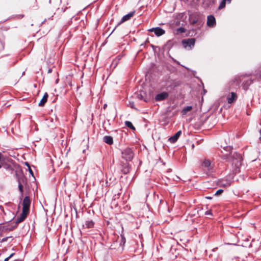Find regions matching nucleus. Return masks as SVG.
Instances as JSON below:
<instances>
[{
    "instance_id": "obj_1",
    "label": "nucleus",
    "mask_w": 261,
    "mask_h": 261,
    "mask_svg": "<svg viewBox=\"0 0 261 261\" xmlns=\"http://www.w3.org/2000/svg\"><path fill=\"white\" fill-rule=\"evenodd\" d=\"M230 155L226 154L224 155L225 159H228L231 162L233 172L237 173L240 171L242 165V158L240 154L232 152Z\"/></svg>"
},
{
    "instance_id": "obj_2",
    "label": "nucleus",
    "mask_w": 261,
    "mask_h": 261,
    "mask_svg": "<svg viewBox=\"0 0 261 261\" xmlns=\"http://www.w3.org/2000/svg\"><path fill=\"white\" fill-rule=\"evenodd\" d=\"M31 204L30 199L28 196H25L22 202V211L20 214V217L24 220L26 218L29 212L30 206Z\"/></svg>"
},
{
    "instance_id": "obj_3",
    "label": "nucleus",
    "mask_w": 261,
    "mask_h": 261,
    "mask_svg": "<svg viewBox=\"0 0 261 261\" xmlns=\"http://www.w3.org/2000/svg\"><path fill=\"white\" fill-rule=\"evenodd\" d=\"M134 157V153L130 148H126L122 151V158L126 161H131Z\"/></svg>"
},
{
    "instance_id": "obj_4",
    "label": "nucleus",
    "mask_w": 261,
    "mask_h": 261,
    "mask_svg": "<svg viewBox=\"0 0 261 261\" xmlns=\"http://www.w3.org/2000/svg\"><path fill=\"white\" fill-rule=\"evenodd\" d=\"M195 39L194 38H189L188 39H184L182 41V44L185 48L189 47L191 49L195 44Z\"/></svg>"
},
{
    "instance_id": "obj_5",
    "label": "nucleus",
    "mask_w": 261,
    "mask_h": 261,
    "mask_svg": "<svg viewBox=\"0 0 261 261\" xmlns=\"http://www.w3.org/2000/svg\"><path fill=\"white\" fill-rule=\"evenodd\" d=\"M149 32H153L157 36H161L165 34V31L160 27L153 28L149 30Z\"/></svg>"
},
{
    "instance_id": "obj_6",
    "label": "nucleus",
    "mask_w": 261,
    "mask_h": 261,
    "mask_svg": "<svg viewBox=\"0 0 261 261\" xmlns=\"http://www.w3.org/2000/svg\"><path fill=\"white\" fill-rule=\"evenodd\" d=\"M168 93L166 92H163L161 93L157 94L155 96V100L156 101H162L168 97Z\"/></svg>"
},
{
    "instance_id": "obj_7",
    "label": "nucleus",
    "mask_w": 261,
    "mask_h": 261,
    "mask_svg": "<svg viewBox=\"0 0 261 261\" xmlns=\"http://www.w3.org/2000/svg\"><path fill=\"white\" fill-rule=\"evenodd\" d=\"M207 25L210 27H214L216 25V19L214 16L210 15L207 16Z\"/></svg>"
},
{
    "instance_id": "obj_8",
    "label": "nucleus",
    "mask_w": 261,
    "mask_h": 261,
    "mask_svg": "<svg viewBox=\"0 0 261 261\" xmlns=\"http://www.w3.org/2000/svg\"><path fill=\"white\" fill-rule=\"evenodd\" d=\"M202 166L208 171H210L213 169V165L211 164V162L209 160L206 159L202 161Z\"/></svg>"
},
{
    "instance_id": "obj_9",
    "label": "nucleus",
    "mask_w": 261,
    "mask_h": 261,
    "mask_svg": "<svg viewBox=\"0 0 261 261\" xmlns=\"http://www.w3.org/2000/svg\"><path fill=\"white\" fill-rule=\"evenodd\" d=\"M237 95L236 93L231 92V95L227 97V102L228 103H231L237 100Z\"/></svg>"
},
{
    "instance_id": "obj_10",
    "label": "nucleus",
    "mask_w": 261,
    "mask_h": 261,
    "mask_svg": "<svg viewBox=\"0 0 261 261\" xmlns=\"http://www.w3.org/2000/svg\"><path fill=\"white\" fill-rule=\"evenodd\" d=\"M181 134V130L178 131L174 136H173L172 137H170L169 139V141L172 143H174V142H176Z\"/></svg>"
},
{
    "instance_id": "obj_11",
    "label": "nucleus",
    "mask_w": 261,
    "mask_h": 261,
    "mask_svg": "<svg viewBox=\"0 0 261 261\" xmlns=\"http://www.w3.org/2000/svg\"><path fill=\"white\" fill-rule=\"evenodd\" d=\"M134 12H131L127 14L124 15L121 19L120 23H123L128 20H129L131 17H132L134 15Z\"/></svg>"
},
{
    "instance_id": "obj_12",
    "label": "nucleus",
    "mask_w": 261,
    "mask_h": 261,
    "mask_svg": "<svg viewBox=\"0 0 261 261\" xmlns=\"http://www.w3.org/2000/svg\"><path fill=\"white\" fill-rule=\"evenodd\" d=\"M94 222L91 220H88L83 224V227L86 228H91L94 227Z\"/></svg>"
},
{
    "instance_id": "obj_13",
    "label": "nucleus",
    "mask_w": 261,
    "mask_h": 261,
    "mask_svg": "<svg viewBox=\"0 0 261 261\" xmlns=\"http://www.w3.org/2000/svg\"><path fill=\"white\" fill-rule=\"evenodd\" d=\"M48 94L47 93H45L42 98L41 99L39 103V106L43 107L44 106L45 103L46 102L48 98Z\"/></svg>"
},
{
    "instance_id": "obj_14",
    "label": "nucleus",
    "mask_w": 261,
    "mask_h": 261,
    "mask_svg": "<svg viewBox=\"0 0 261 261\" xmlns=\"http://www.w3.org/2000/svg\"><path fill=\"white\" fill-rule=\"evenodd\" d=\"M103 141L109 145H111L113 143V138L109 136H106L103 137Z\"/></svg>"
},
{
    "instance_id": "obj_15",
    "label": "nucleus",
    "mask_w": 261,
    "mask_h": 261,
    "mask_svg": "<svg viewBox=\"0 0 261 261\" xmlns=\"http://www.w3.org/2000/svg\"><path fill=\"white\" fill-rule=\"evenodd\" d=\"M192 109V107L191 106H187L182 109L181 113L183 115H185Z\"/></svg>"
},
{
    "instance_id": "obj_16",
    "label": "nucleus",
    "mask_w": 261,
    "mask_h": 261,
    "mask_svg": "<svg viewBox=\"0 0 261 261\" xmlns=\"http://www.w3.org/2000/svg\"><path fill=\"white\" fill-rule=\"evenodd\" d=\"M125 124L127 127H129V128H130L133 130L135 129V127L133 126V125L131 122L128 121H126L125 122Z\"/></svg>"
},
{
    "instance_id": "obj_17",
    "label": "nucleus",
    "mask_w": 261,
    "mask_h": 261,
    "mask_svg": "<svg viewBox=\"0 0 261 261\" xmlns=\"http://www.w3.org/2000/svg\"><path fill=\"white\" fill-rule=\"evenodd\" d=\"M2 167L7 170L12 169L11 165L5 163L2 161Z\"/></svg>"
},
{
    "instance_id": "obj_18",
    "label": "nucleus",
    "mask_w": 261,
    "mask_h": 261,
    "mask_svg": "<svg viewBox=\"0 0 261 261\" xmlns=\"http://www.w3.org/2000/svg\"><path fill=\"white\" fill-rule=\"evenodd\" d=\"M226 1H227V0H222L218 7L219 9H222L225 7Z\"/></svg>"
},
{
    "instance_id": "obj_19",
    "label": "nucleus",
    "mask_w": 261,
    "mask_h": 261,
    "mask_svg": "<svg viewBox=\"0 0 261 261\" xmlns=\"http://www.w3.org/2000/svg\"><path fill=\"white\" fill-rule=\"evenodd\" d=\"M122 172L124 174H127L129 172V168L128 167H125L122 169Z\"/></svg>"
},
{
    "instance_id": "obj_20",
    "label": "nucleus",
    "mask_w": 261,
    "mask_h": 261,
    "mask_svg": "<svg viewBox=\"0 0 261 261\" xmlns=\"http://www.w3.org/2000/svg\"><path fill=\"white\" fill-rule=\"evenodd\" d=\"M24 220L23 219H22L21 217H20V216L18 217L17 219H16V223H20V222H22Z\"/></svg>"
},
{
    "instance_id": "obj_21",
    "label": "nucleus",
    "mask_w": 261,
    "mask_h": 261,
    "mask_svg": "<svg viewBox=\"0 0 261 261\" xmlns=\"http://www.w3.org/2000/svg\"><path fill=\"white\" fill-rule=\"evenodd\" d=\"M19 190L20 191L21 193H22L23 192V186L22 184L19 182V185H18Z\"/></svg>"
},
{
    "instance_id": "obj_22",
    "label": "nucleus",
    "mask_w": 261,
    "mask_h": 261,
    "mask_svg": "<svg viewBox=\"0 0 261 261\" xmlns=\"http://www.w3.org/2000/svg\"><path fill=\"white\" fill-rule=\"evenodd\" d=\"M223 190H221V189H219V190H217L215 193V195H220L223 192Z\"/></svg>"
},
{
    "instance_id": "obj_23",
    "label": "nucleus",
    "mask_w": 261,
    "mask_h": 261,
    "mask_svg": "<svg viewBox=\"0 0 261 261\" xmlns=\"http://www.w3.org/2000/svg\"><path fill=\"white\" fill-rule=\"evenodd\" d=\"M25 164L29 167V172H30V174L31 175H33V172L32 170V169H31L30 167L29 166V164L28 163H26Z\"/></svg>"
},
{
    "instance_id": "obj_24",
    "label": "nucleus",
    "mask_w": 261,
    "mask_h": 261,
    "mask_svg": "<svg viewBox=\"0 0 261 261\" xmlns=\"http://www.w3.org/2000/svg\"><path fill=\"white\" fill-rule=\"evenodd\" d=\"M205 215H212V213L211 212V211H207L206 212H205Z\"/></svg>"
},
{
    "instance_id": "obj_25",
    "label": "nucleus",
    "mask_w": 261,
    "mask_h": 261,
    "mask_svg": "<svg viewBox=\"0 0 261 261\" xmlns=\"http://www.w3.org/2000/svg\"><path fill=\"white\" fill-rule=\"evenodd\" d=\"M121 241L122 242H123V244L125 243V237H124V236H121Z\"/></svg>"
},
{
    "instance_id": "obj_26",
    "label": "nucleus",
    "mask_w": 261,
    "mask_h": 261,
    "mask_svg": "<svg viewBox=\"0 0 261 261\" xmlns=\"http://www.w3.org/2000/svg\"><path fill=\"white\" fill-rule=\"evenodd\" d=\"M198 20L196 18H195L193 20H191V23L194 24H195L197 22Z\"/></svg>"
},
{
    "instance_id": "obj_27",
    "label": "nucleus",
    "mask_w": 261,
    "mask_h": 261,
    "mask_svg": "<svg viewBox=\"0 0 261 261\" xmlns=\"http://www.w3.org/2000/svg\"><path fill=\"white\" fill-rule=\"evenodd\" d=\"M178 31H179L181 33H183L185 32V29L183 28H180L179 29H178Z\"/></svg>"
},
{
    "instance_id": "obj_28",
    "label": "nucleus",
    "mask_w": 261,
    "mask_h": 261,
    "mask_svg": "<svg viewBox=\"0 0 261 261\" xmlns=\"http://www.w3.org/2000/svg\"><path fill=\"white\" fill-rule=\"evenodd\" d=\"M14 254V253H12L8 257H9V258H10L13 256Z\"/></svg>"
},
{
    "instance_id": "obj_29",
    "label": "nucleus",
    "mask_w": 261,
    "mask_h": 261,
    "mask_svg": "<svg viewBox=\"0 0 261 261\" xmlns=\"http://www.w3.org/2000/svg\"><path fill=\"white\" fill-rule=\"evenodd\" d=\"M9 257H6L5 259H4V261H8L9 260Z\"/></svg>"
},
{
    "instance_id": "obj_30",
    "label": "nucleus",
    "mask_w": 261,
    "mask_h": 261,
    "mask_svg": "<svg viewBox=\"0 0 261 261\" xmlns=\"http://www.w3.org/2000/svg\"><path fill=\"white\" fill-rule=\"evenodd\" d=\"M226 149H228V150H231V148L230 147H226Z\"/></svg>"
},
{
    "instance_id": "obj_31",
    "label": "nucleus",
    "mask_w": 261,
    "mask_h": 261,
    "mask_svg": "<svg viewBox=\"0 0 261 261\" xmlns=\"http://www.w3.org/2000/svg\"><path fill=\"white\" fill-rule=\"evenodd\" d=\"M107 107V104H105L103 105V109H106V108Z\"/></svg>"
},
{
    "instance_id": "obj_32",
    "label": "nucleus",
    "mask_w": 261,
    "mask_h": 261,
    "mask_svg": "<svg viewBox=\"0 0 261 261\" xmlns=\"http://www.w3.org/2000/svg\"><path fill=\"white\" fill-rule=\"evenodd\" d=\"M2 161V154L0 153V162Z\"/></svg>"
},
{
    "instance_id": "obj_33",
    "label": "nucleus",
    "mask_w": 261,
    "mask_h": 261,
    "mask_svg": "<svg viewBox=\"0 0 261 261\" xmlns=\"http://www.w3.org/2000/svg\"><path fill=\"white\" fill-rule=\"evenodd\" d=\"M1 164H0V168L1 167H2V161L0 162Z\"/></svg>"
},
{
    "instance_id": "obj_34",
    "label": "nucleus",
    "mask_w": 261,
    "mask_h": 261,
    "mask_svg": "<svg viewBox=\"0 0 261 261\" xmlns=\"http://www.w3.org/2000/svg\"><path fill=\"white\" fill-rule=\"evenodd\" d=\"M258 77V78L261 79V73H259V74Z\"/></svg>"
},
{
    "instance_id": "obj_35",
    "label": "nucleus",
    "mask_w": 261,
    "mask_h": 261,
    "mask_svg": "<svg viewBox=\"0 0 261 261\" xmlns=\"http://www.w3.org/2000/svg\"><path fill=\"white\" fill-rule=\"evenodd\" d=\"M51 72V69L48 70V73H50Z\"/></svg>"
},
{
    "instance_id": "obj_36",
    "label": "nucleus",
    "mask_w": 261,
    "mask_h": 261,
    "mask_svg": "<svg viewBox=\"0 0 261 261\" xmlns=\"http://www.w3.org/2000/svg\"><path fill=\"white\" fill-rule=\"evenodd\" d=\"M231 0H227L228 3H230Z\"/></svg>"
},
{
    "instance_id": "obj_37",
    "label": "nucleus",
    "mask_w": 261,
    "mask_h": 261,
    "mask_svg": "<svg viewBox=\"0 0 261 261\" xmlns=\"http://www.w3.org/2000/svg\"><path fill=\"white\" fill-rule=\"evenodd\" d=\"M206 198H207V199H212V197H206Z\"/></svg>"
},
{
    "instance_id": "obj_38",
    "label": "nucleus",
    "mask_w": 261,
    "mask_h": 261,
    "mask_svg": "<svg viewBox=\"0 0 261 261\" xmlns=\"http://www.w3.org/2000/svg\"><path fill=\"white\" fill-rule=\"evenodd\" d=\"M259 133H260V135H261V129L259 130Z\"/></svg>"
}]
</instances>
